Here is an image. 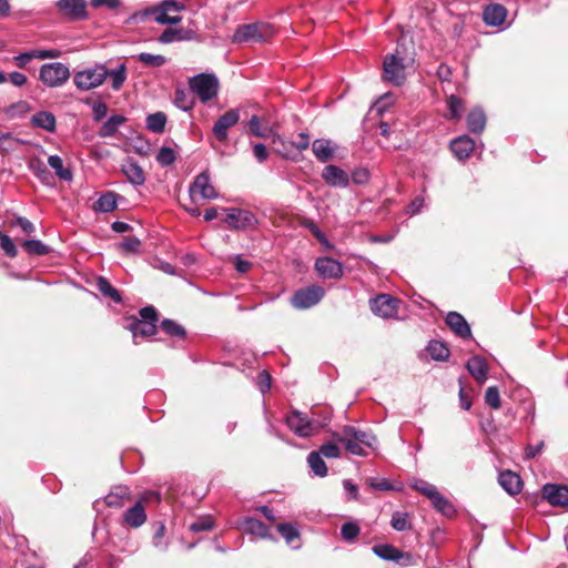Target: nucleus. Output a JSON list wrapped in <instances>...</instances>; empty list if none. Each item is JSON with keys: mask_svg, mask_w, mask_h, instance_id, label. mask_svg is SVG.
<instances>
[{"mask_svg": "<svg viewBox=\"0 0 568 568\" xmlns=\"http://www.w3.org/2000/svg\"><path fill=\"white\" fill-rule=\"evenodd\" d=\"M361 528L355 521H347L341 527V535L344 540L353 541L359 535Z\"/></svg>", "mask_w": 568, "mask_h": 568, "instance_id": "864d4df0", "label": "nucleus"}, {"mask_svg": "<svg viewBox=\"0 0 568 568\" xmlns=\"http://www.w3.org/2000/svg\"><path fill=\"white\" fill-rule=\"evenodd\" d=\"M126 121L125 116L116 114L109 118L100 128L99 135L101 138H111L119 130L120 125H122Z\"/></svg>", "mask_w": 568, "mask_h": 568, "instance_id": "473e14b6", "label": "nucleus"}, {"mask_svg": "<svg viewBox=\"0 0 568 568\" xmlns=\"http://www.w3.org/2000/svg\"><path fill=\"white\" fill-rule=\"evenodd\" d=\"M226 217L224 222L235 230H248L253 229L257 224L256 216L246 210L241 209H225Z\"/></svg>", "mask_w": 568, "mask_h": 568, "instance_id": "6e6552de", "label": "nucleus"}, {"mask_svg": "<svg viewBox=\"0 0 568 568\" xmlns=\"http://www.w3.org/2000/svg\"><path fill=\"white\" fill-rule=\"evenodd\" d=\"M243 529L245 532L255 535L260 538H264V539L272 538V536L268 532V527L261 520L252 518V517H247L244 519Z\"/></svg>", "mask_w": 568, "mask_h": 568, "instance_id": "c85d7f7f", "label": "nucleus"}, {"mask_svg": "<svg viewBox=\"0 0 568 568\" xmlns=\"http://www.w3.org/2000/svg\"><path fill=\"white\" fill-rule=\"evenodd\" d=\"M466 367L469 374L479 383L484 384L487 379L488 367L485 358L473 356L468 359Z\"/></svg>", "mask_w": 568, "mask_h": 568, "instance_id": "b1692460", "label": "nucleus"}, {"mask_svg": "<svg viewBox=\"0 0 568 568\" xmlns=\"http://www.w3.org/2000/svg\"><path fill=\"white\" fill-rule=\"evenodd\" d=\"M373 551L379 558L388 561H398L404 556L409 557V555H404L400 550L387 544L374 546Z\"/></svg>", "mask_w": 568, "mask_h": 568, "instance_id": "7c9ffc66", "label": "nucleus"}, {"mask_svg": "<svg viewBox=\"0 0 568 568\" xmlns=\"http://www.w3.org/2000/svg\"><path fill=\"white\" fill-rule=\"evenodd\" d=\"M213 519L211 517H203L191 524L190 529L194 532L207 531L213 528Z\"/></svg>", "mask_w": 568, "mask_h": 568, "instance_id": "e2e57ef3", "label": "nucleus"}, {"mask_svg": "<svg viewBox=\"0 0 568 568\" xmlns=\"http://www.w3.org/2000/svg\"><path fill=\"white\" fill-rule=\"evenodd\" d=\"M175 160H176V154H175L174 150L169 146H162L156 154V161L162 166H169V165L173 164L175 162Z\"/></svg>", "mask_w": 568, "mask_h": 568, "instance_id": "603ef678", "label": "nucleus"}, {"mask_svg": "<svg viewBox=\"0 0 568 568\" xmlns=\"http://www.w3.org/2000/svg\"><path fill=\"white\" fill-rule=\"evenodd\" d=\"M108 113V106L104 102H95L92 106V116L93 120L99 122L101 121Z\"/></svg>", "mask_w": 568, "mask_h": 568, "instance_id": "69168bd1", "label": "nucleus"}, {"mask_svg": "<svg viewBox=\"0 0 568 568\" xmlns=\"http://www.w3.org/2000/svg\"><path fill=\"white\" fill-rule=\"evenodd\" d=\"M174 104L183 111H189L193 108V101L191 100L190 95L181 89L175 91Z\"/></svg>", "mask_w": 568, "mask_h": 568, "instance_id": "5fc2aeb1", "label": "nucleus"}, {"mask_svg": "<svg viewBox=\"0 0 568 568\" xmlns=\"http://www.w3.org/2000/svg\"><path fill=\"white\" fill-rule=\"evenodd\" d=\"M384 80L395 85H402L405 81V67L403 59L396 54L386 55L383 62Z\"/></svg>", "mask_w": 568, "mask_h": 568, "instance_id": "0eeeda50", "label": "nucleus"}, {"mask_svg": "<svg viewBox=\"0 0 568 568\" xmlns=\"http://www.w3.org/2000/svg\"><path fill=\"white\" fill-rule=\"evenodd\" d=\"M317 453H320L322 457L338 458L341 456V448L334 443H327L322 445Z\"/></svg>", "mask_w": 568, "mask_h": 568, "instance_id": "680f3d73", "label": "nucleus"}, {"mask_svg": "<svg viewBox=\"0 0 568 568\" xmlns=\"http://www.w3.org/2000/svg\"><path fill=\"white\" fill-rule=\"evenodd\" d=\"M343 430L345 435L351 436L353 439H356L359 444H362L366 452L368 448L375 447L376 437L372 433L357 429L353 426H345Z\"/></svg>", "mask_w": 568, "mask_h": 568, "instance_id": "a878e982", "label": "nucleus"}, {"mask_svg": "<svg viewBox=\"0 0 568 568\" xmlns=\"http://www.w3.org/2000/svg\"><path fill=\"white\" fill-rule=\"evenodd\" d=\"M273 36V28L266 23H250L236 29L232 37L235 43L266 41Z\"/></svg>", "mask_w": 568, "mask_h": 568, "instance_id": "f03ea898", "label": "nucleus"}, {"mask_svg": "<svg viewBox=\"0 0 568 568\" xmlns=\"http://www.w3.org/2000/svg\"><path fill=\"white\" fill-rule=\"evenodd\" d=\"M475 141L468 135L456 138L450 143V150L458 160H466L473 153Z\"/></svg>", "mask_w": 568, "mask_h": 568, "instance_id": "a211bd4d", "label": "nucleus"}, {"mask_svg": "<svg viewBox=\"0 0 568 568\" xmlns=\"http://www.w3.org/2000/svg\"><path fill=\"white\" fill-rule=\"evenodd\" d=\"M544 497L552 506L568 505V487L555 484H546L542 487Z\"/></svg>", "mask_w": 568, "mask_h": 568, "instance_id": "dca6fc26", "label": "nucleus"}, {"mask_svg": "<svg viewBox=\"0 0 568 568\" xmlns=\"http://www.w3.org/2000/svg\"><path fill=\"white\" fill-rule=\"evenodd\" d=\"M189 192L192 200H195L197 195L204 200H214L219 196L211 183L207 172H202L196 175L193 183L190 185Z\"/></svg>", "mask_w": 568, "mask_h": 568, "instance_id": "9d476101", "label": "nucleus"}, {"mask_svg": "<svg viewBox=\"0 0 568 568\" xmlns=\"http://www.w3.org/2000/svg\"><path fill=\"white\" fill-rule=\"evenodd\" d=\"M24 143L22 140L13 136L9 132L0 131V151L2 152H11L16 149L17 144Z\"/></svg>", "mask_w": 568, "mask_h": 568, "instance_id": "de8ad7c7", "label": "nucleus"}, {"mask_svg": "<svg viewBox=\"0 0 568 568\" xmlns=\"http://www.w3.org/2000/svg\"><path fill=\"white\" fill-rule=\"evenodd\" d=\"M412 487L420 494L425 495L429 500H432L434 496L439 493L435 485L422 479H416L412 484Z\"/></svg>", "mask_w": 568, "mask_h": 568, "instance_id": "8fccbe9b", "label": "nucleus"}, {"mask_svg": "<svg viewBox=\"0 0 568 568\" xmlns=\"http://www.w3.org/2000/svg\"><path fill=\"white\" fill-rule=\"evenodd\" d=\"M390 526L397 531H405L412 528L407 513L395 511L392 515Z\"/></svg>", "mask_w": 568, "mask_h": 568, "instance_id": "49530a36", "label": "nucleus"}, {"mask_svg": "<svg viewBox=\"0 0 568 568\" xmlns=\"http://www.w3.org/2000/svg\"><path fill=\"white\" fill-rule=\"evenodd\" d=\"M427 352L433 359L439 362L446 361L450 354L448 347L439 341H430L427 346Z\"/></svg>", "mask_w": 568, "mask_h": 568, "instance_id": "4c0bfd02", "label": "nucleus"}, {"mask_svg": "<svg viewBox=\"0 0 568 568\" xmlns=\"http://www.w3.org/2000/svg\"><path fill=\"white\" fill-rule=\"evenodd\" d=\"M498 481L500 486L509 494L517 495L521 491L523 483L520 477L511 471L504 470L499 474Z\"/></svg>", "mask_w": 568, "mask_h": 568, "instance_id": "5701e85b", "label": "nucleus"}, {"mask_svg": "<svg viewBox=\"0 0 568 568\" xmlns=\"http://www.w3.org/2000/svg\"><path fill=\"white\" fill-rule=\"evenodd\" d=\"M129 329L132 332L134 343L136 344L138 337H149L154 335L156 332V324L150 321L134 320L130 324Z\"/></svg>", "mask_w": 568, "mask_h": 568, "instance_id": "cd10ccee", "label": "nucleus"}, {"mask_svg": "<svg viewBox=\"0 0 568 568\" xmlns=\"http://www.w3.org/2000/svg\"><path fill=\"white\" fill-rule=\"evenodd\" d=\"M448 108H449V118L450 119H455V120H459L462 118V113H463V110H464V103L462 101V99H459L458 97L456 95H450L449 99H448Z\"/></svg>", "mask_w": 568, "mask_h": 568, "instance_id": "6e6d98bb", "label": "nucleus"}, {"mask_svg": "<svg viewBox=\"0 0 568 568\" xmlns=\"http://www.w3.org/2000/svg\"><path fill=\"white\" fill-rule=\"evenodd\" d=\"M321 176L323 181L331 187L345 189L349 185L351 182L349 174L342 168L334 164L326 165L323 169Z\"/></svg>", "mask_w": 568, "mask_h": 568, "instance_id": "f8f14e48", "label": "nucleus"}, {"mask_svg": "<svg viewBox=\"0 0 568 568\" xmlns=\"http://www.w3.org/2000/svg\"><path fill=\"white\" fill-rule=\"evenodd\" d=\"M507 10L504 6L494 3L485 8L483 12L484 22L490 27H499L505 22Z\"/></svg>", "mask_w": 568, "mask_h": 568, "instance_id": "aec40b11", "label": "nucleus"}, {"mask_svg": "<svg viewBox=\"0 0 568 568\" xmlns=\"http://www.w3.org/2000/svg\"><path fill=\"white\" fill-rule=\"evenodd\" d=\"M306 227L315 235V237L327 248H331L332 245L329 244L328 240L324 235V233L316 226L315 223L308 222L305 224Z\"/></svg>", "mask_w": 568, "mask_h": 568, "instance_id": "0e129e2a", "label": "nucleus"}, {"mask_svg": "<svg viewBox=\"0 0 568 568\" xmlns=\"http://www.w3.org/2000/svg\"><path fill=\"white\" fill-rule=\"evenodd\" d=\"M29 169L42 181L48 183L51 178L45 164L40 159H32L29 162Z\"/></svg>", "mask_w": 568, "mask_h": 568, "instance_id": "09e8293b", "label": "nucleus"}, {"mask_svg": "<svg viewBox=\"0 0 568 568\" xmlns=\"http://www.w3.org/2000/svg\"><path fill=\"white\" fill-rule=\"evenodd\" d=\"M166 115L163 112H155L146 116V129L153 133H163L166 124Z\"/></svg>", "mask_w": 568, "mask_h": 568, "instance_id": "f704fd0d", "label": "nucleus"}, {"mask_svg": "<svg viewBox=\"0 0 568 568\" xmlns=\"http://www.w3.org/2000/svg\"><path fill=\"white\" fill-rule=\"evenodd\" d=\"M250 131L257 138H268L272 135V129L268 124H263L257 115H253L247 123Z\"/></svg>", "mask_w": 568, "mask_h": 568, "instance_id": "ea45409f", "label": "nucleus"}, {"mask_svg": "<svg viewBox=\"0 0 568 568\" xmlns=\"http://www.w3.org/2000/svg\"><path fill=\"white\" fill-rule=\"evenodd\" d=\"M190 89L202 102H207L216 97L219 80L214 74L200 73L189 81Z\"/></svg>", "mask_w": 568, "mask_h": 568, "instance_id": "20e7f679", "label": "nucleus"}, {"mask_svg": "<svg viewBox=\"0 0 568 568\" xmlns=\"http://www.w3.org/2000/svg\"><path fill=\"white\" fill-rule=\"evenodd\" d=\"M315 270L324 278H339L343 274L342 264L332 257H318L315 262Z\"/></svg>", "mask_w": 568, "mask_h": 568, "instance_id": "2eb2a0df", "label": "nucleus"}, {"mask_svg": "<svg viewBox=\"0 0 568 568\" xmlns=\"http://www.w3.org/2000/svg\"><path fill=\"white\" fill-rule=\"evenodd\" d=\"M116 207V196L112 192L101 195L94 203V210L103 213L113 211Z\"/></svg>", "mask_w": 568, "mask_h": 568, "instance_id": "a19ab883", "label": "nucleus"}, {"mask_svg": "<svg viewBox=\"0 0 568 568\" xmlns=\"http://www.w3.org/2000/svg\"><path fill=\"white\" fill-rule=\"evenodd\" d=\"M445 322L457 336L462 338L470 337V326L462 314L457 312H449L445 318Z\"/></svg>", "mask_w": 568, "mask_h": 568, "instance_id": "f3484780", "label": "nucleus"}, {"mask_svg": "<svg viewBox=\"0 0 568 568\" xmlns=\"http://www.w3.org/2000/svg\"><path fill=\"white\" fill-rule=\"evenodd\" d=\"M31 123L33 126L41 128L48 132H53L55 130V116L51 112L42 111L36 113Z\"/></svg>", "mask_w": 568, "mask_h": 568, "instance_id": "2f4dec72", "label": "nucleus"}, {"mask_svg": "<svg viewBox=\"0 0 568 568\" xmlns=\"http://www.w3.org/2000/svg\"><path fill=\"white\" fill-rule=\"evenodd\" d=\"M371 179V172L366 168H357L352 172L349 180L357 185H365Z\"/></svg>", "mask_w": 568, "mask_h": 568, "instance_id": "4d7b16f0", "label": "nucleus"}, {"mask_svg": "<svg viewBox=\"0 0 568 568\" xmlns=\"http://www.w3.org/2000/svg\"><path fill=\"white\" fill-rule=\"evenodd\" d=\"M240 120V111L237 109H231L222 114L213 126V134L220 142L227 140V131L234 126Z\"/></svg>", "mask_w": 568, "mask_h": 568, "instance_id": "ddd939ff", "label": "nucleus"}, {"mask_svg": "<svg viewBox=\"0 0 568 568\" xmlns=\"http://www.w3.org/2000/svg\"><path fill=\"white\" fill-rule=\"evenodd\" d=\"M124 523L132 527L139 528L146 521V513L141 501L135 503L123 514Z\"/></svg>", "mask_w": 568, "mask_h": 568, "instance_id": "4be33fe9", "label": "nucleus"}, {"mask_svg": "<svg viewBox=\"0 0 568 568\" xmlns=\"http://www.w3.org/2000/svg\"><path fill=\"white\" fill-rule=\"evenodd\" d=\"M57 7L63 16L71 20H82L87 18L85 0H59Z\"/></svg>", "mask_w": 568, "mask_h": 568, "instance_id": "4468645a", "label": "nucleus"}, {"mask_svg": "<svg viewBox=\"0 0 568 568\" xmlns=\"http://www.w3.org/2000/svg\"><path fill=\"white\" fill-rule=\"evenodd\" d=\"M141 318L139 321H150L156 324L158 322V313L153 306H145L140 310Z\"/></svg>", "mask_w": 568, "mask_h": 568, "instance_id": "774afa93", "label": "nucleus"}, {"mask_svg": "<svg viewBox=\"0 0 568 568\" xmlns=\"http://www.w3.org/2000/svg\"><path fill=\"white\" fill-rule=\"evenodd\" d=\"M0 246L3 250V252L10 256L16 257L18 254V250L13 241L9 235L6 233L0 232Z\"/></svg>", "mask_w": 568, "mask_h": 568, "instance_id": "13d9d810", "label": "nucleus"}, {"mask_svg": "<svg viewBox=\"0 0 568 568\" xmlns=\"http://www.w3.org/2000/svg\"><path fill=\"white\" fill-rule=\"evenodd\" d=\"M323 296L324 290L321 286L313 285L295 292L291 303L297 310H305L316 305Z\"/></svg>", "mask_w": 568, "mask_h": 568, "instance_id": "423d86ee", "label": "nucleus"}, {"mask_svg": "<svg viewBox=\"0 0 568 568\" xmlns=\"http://www.w3.org/2000/svg\"><path fill=\"white\" fill-rule=\"evenodd\" d=\"M108 78L111 79V87L118 91L121 89L126 80V67L124 63H120L115 69L108 70Z\"/></svg>", "mask_w": 568, "mask_h": 568, "instance_id": "58836bf2", "label": "nucleus"}, {"mask_svg": "<svg viewBox=\"0 0 568 568\" xmlns=\"http://www.w3.org/2000/svg\"><path fill=\"white\" fill-rule=\"evenodd\" d=\"M70 78L69 68L61 62L45 63L40 68L39 79L49 88L63 85Z\"/></svg>", "mask_w": 568, "mask_h": 568, "instance_id": "39448f33", "label": "nucleus"}, {"mask_svg": "<svg viewBox=\"0 0 568 568\" xmlns=\"http://www.w3.org/2000/svg\"><path fill=\"white\" fill-rule=\"evenodd\" d=\"M335 149L336 146L327 139H316L312 143L313 154L322 163H326L334 158Z\"/></svg>", "mask_w": 568, "mask_h": 568, "instance_id": "412c9836", "label": "nucleus"}, {"mask_svg": "<svg viewBox=\"0 0 568 568\" xmlns=\"http://www.w3.org/2000/svg\"><path fill=\"white\" fill-rule=\"evenodd\" d=\"M486 126V115L483 109L474 108L467 115V128L471 133L480 134Z\"/></svg>", "mask_w": 568, "mask_h": 568, "instance_id": "bb28decb", "label": "nucleus"}, {"mask_svg": "<svg viewBox=\"0 0 568 568\" xmlns=\"http://www.w3.org/2000/svg\"><path fill=\"white\" fill-rule=\"evenodd\" d=\"M334 437L337 442L344 445L345 449L356 456H366L367 452L364 449V446L359 444L356 439H353L351 436L345 435L344 430L341 434H334Z\"/></svg>", "mask_w": 568, "mask_h": 568, "instance_id": "c756f323", "label": "nucleus"}, {"mask_svg": "<svg viewBox=\"0 0 568 568\" xmlns=\"http://www.w3.org/2000/svg\"><path fill=\"white\" fill-rule=\"evenodd\" d=\"M136 59L145 67L160 68L168 62V59L161 54H152L142 52L136 55Z\"/></svg>", "mask_w": 568, "mask_h": 568, "instance_id": "37998d69", "label": "nucleus"}, {"mask_svg": "<svg viewBox=\"0 0 568 568\" xmlns=\"http://www.w3.org/2000/svg\"><path fill=\"white\" fill-rule=\"evenodd\" d=\"M48 164L55 171L59 179L63 181L72 180V172L69 169H64L63 161L59 155H50Z\"/></svg>", "mask_w": 568, "mask_h": 568, "instance_id": "79ce46f5", "label": "nucleus"}, {"mask_svg": "<svg viewBox=\"0 0 568 568\" xmlns=\"http://www.w3.org/2000/svg\"><path fill=\"white\" fill-rule=\"evenodd\" d=\"M131 499V491L128 486H114L104 497V501L109 507L121 508Z\"/></svg>", "mask_w": 568, "mask_h": 568, "instance_id": "6ab92c4d", "label": "nucleus"}, {"mask_svg": "<svg viewBox=\"0 0 568 568\" xmlns=\"http://www.w3.org/2000/svg\"><path fill=\"white\" fill-rule=\"evenodd\" d=\"M108 78V69L104 64H95L92 68L78 71L73 82L79 90L89 91L100 87Z\"/></svg>", "mask_w": 568, "mask_h": 568, "instance_id": "7ed1b4c3", "label": "nucleus"}, {"mask_svg": "<svg viewBox=\"0 0 568 568\" xmlns=\"http://www.w3.org/2000/svg\"><path fill=\"white\" fill-rule=\"evenodd\" d=\"M485 402L494 409L500 408L499 390L496 386H489L485 393Z\"/></svg>", "mask_w": 568, "mask_h": 568, "instance_id": "bf43d9fd", "label": "nucleus"}, {"mask_svg": "<svg viewBox=\"0 0 568 568\" xmlns=\"http://www.w3.org/2000/svg\"><path fill=\"white\" fill-rule=\"evenodd\" d=\"M332 414L325 412L323 419L317 420L298 410H293L286 416L287 427L298 437H311L328 425Z\"/></svg>", "mask_w": 568, "mask_h": 568, "instance_id": "f257e3e1", "label": "nucleus"}, {"mask_svg": "<svg viewBox=\"0 0 568 568\" xmlns=\"http://www.w3.org/2000/svg\"><path fill=\"white\" fill-rule=\"evenodd\" d=\"M184 9L183 4H179L173 0H165L159 7L152 9L154 20L162 24H176L182 20L179 14L171 16L170 13H178Z\"/></svg>", "mask_w": 568, "mask_h": 568, "instance_id": "1a4fd4ad", "label": "nucleus"}, {"mask_svg": "<svg viewBox=\"0 0 568 568\" xmlns=\"http://www.w3.org/2000/svg\"><path fill=\"white\" fill-rule=\"evenodd\" d=\"M369 486L376 490H393L394 486L385 478H371Z\"/></svg>", "mask_w": 568, "mask_h": 568, "instance_id": "338daca9", "label": "nucleus"}, {"mask_svg": "<svg viewBox=\"0 0 568 568\" xmlns=\"http://www.w3.org/2000/svg\"><path fill=\"white\" fill-rule=\"evenodd\" d=\"M430 501L433 506L445 516H452L455 513L453 504L440 493L436 494Z\"/></svg>", "mask_w": 568, "mask_h": 568, "instance_id": "a18cd8bd", "label": "nucleus"}, {"mask_svg": "<svg viewBox=\"0 0 568 568\" xmlns=\"http://www.w3.org/2000/svg\"><path fill=\"white\" fill-rule=\"evenodd\" d=\"M307 463L312 471L318 477H325L327 475V467L323 457L317 452H311L307 456Z\"/></svg>", "mask_w": 568, "mask_h": 568, "instance_id": "e433bc0d", "label": "nucleus"}, {"mask_svg": "<svg viewBox=\"0 0 568 568\" xmlns=\"http://www.w3.org/2000/svg\"><path fill=\"white\" fill-rule=\"evenodd\" d=\"M371 310L374 314L390 318L396 316L398 312V300L388 294H381L369 302Z\"/></svg>", "mask_w": 568, "mask_h": 568, "instance_id": "9b49d317", "label": "nucleus"}, {"mask_svg": "<svg viewBox=\"0 0 568 568\" xmlns=\"http://www.w3.org/2000/svg\"><path fill=\"white\" fill-rule=\"evenodd\" d=\"M24 251L31 255H45L50 252L49 246L42 243L40 240H26L22 243Z\"/></svg>", "mask_w": 568, "mask_h": 568, "instance_id": "c03bdc74", "label": "nucleus"}, {"mask_svg": "<svg viewBox=\"0 0 568 568\" xmlns=\"http://www.w3.org/2000/svg\"><path fill=\"white\" fill-rule=\"evenodd\" d=\"M95 286L103 296L111 298L113 302L120 303L122 301L119 291L106 278L99 276Z\"/></svg>", "mask_w": 568, "mask_h": 568, "instance_id": "c9c22d12", "label": "nucleus"}, {"mask_svg": "<svg viewBox=\"0 0 568 568\" xmlns=\"http://www.w3.org/2000/svg\"><path fill=\"white\" fill-rule=\"evenodd\" d=\"M122 172L133 185L140 186L145 182L142 168L133 160H126L122 164Z\"/></svg>", "mask_w": 568, "mask_h": 568, "instance_id": "393cba45", "label": "nucleus"}, {"mask_svg": "<svg viewBox=\"0 0 568 568\" xmlns=\"http://www.w3.org/2000/svg\"><path fill=\"white\" fill-rule=\"evenodd\" d=\"M141 246V241L135 236L124 237L120 247L125 253H138Z\"/></svg>", "mask_w": 568, "mask_h": 568, "instance_id": "052dcab7", "label": "nucleus"}, {"mask_svg": "<svg viewBox=\"0 0 568 568\" xmlns=\"http://www.w3.org/2000/svg\"><path fill=\"white\" fill-rule=\"evenodd\" d=\"M161 328L170 336L184 337L186 334L183 326H181L173 320H163L161 323Z\"/></svg>", "mask_w": 568, "mask_h": 568, "instance_id": "3c124183", "label": "nucleus"}, {"mask_svg": "<svg viewBox=\"0 0 568 568\" xmlns=\"http://www.w3.org/2000/svg\"><path fill=\"white\" fill-rule=\"evenodd\" d=\"M276 528L278 532L282 535V537L285 539L287 545H290L294 549L300 548V544H294L296 540H298L300 532L293 524H278Z\"/></svg>", "mask_w": 568, "mask_h": 568, "instance_id": "72a5a7b5", "label": "nucleus"}]
</instances>
